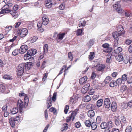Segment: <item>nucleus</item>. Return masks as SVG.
<instances>
[{"label":"nucleus","mask_w":132,"mask_h":132,"mask_svg":"<svg viewBox=\"0 0 132 132\" xmlns=\"http://www.w3.org/2000/svg\"><path fill=\"white\" fill-rule=\"evenodd\" d=\"M85 125L87 127H90L91 125V122L89 120H86L85 122Z\"/></svg>","instance_id":"46"},{"label":"nucleus","mask_w":132,"mask_h":132,"mask_svg":"<svg viewBox=\"0 0 132 132\" xmlns=\"http://www.w3.org/2000/svg\"><path fill=\"white\" fill-rule=\"evenodd\" d=\"M17 105L19 109V112L21 113L22 112L23 109L26 106V104L24 103V105L23 101L21 100H19L18 101Z\"/></svg>","instance_id":"5"},{"label":"nucleus","mask_w":132,"mask_h":132,"mask_svg":"<svg viewBox=\"0 0 132 132\" xmlns=\"http://www.w3.org/2000/svg\"><path fill=\"white\" fill-rule=\"evenodd\" d=\"M113 6L114 9L119 13L121 14L124 12V10L121 9V6L119 4H115Z\"/></svg>","instance_id":"4"},{"label":"nucleus","mask_w":132,"mask_h":132,"mask_svg":"<svg viewBox=\"0 0 132 132\" xmlns=\"http://www.w3.org/2000/svg\"><path fill=\"white\" fill-rule=\"evenodd\" d=\"M19 51L18 49H15L12 52V54L14 56L17 55Z\"/></svg>","instance_id":"49"},{"label":"nucleus","mask_w":132,"mask_h":132,"mask_svg":"<svg viewBox=\"0 0 132 132\" xmlns=\"http://www.w3.org/2000/svg\"><path fill=\"white\" fill-rule=\"evenodd\" d=\"M57 94L56 93H54L53 94L52 99L53 102H55L56 99Z\"/></svg>","instance_id":"55"},{"label":"nucleus","mask_w":132,"mask_h":132,"mask_svg":"<svg viewBox=\"0 0 132 132\" xmlns=\"http://www.w3.org/2000/svg\"><path fill=\"white\" fill-rule=\"evenodd\" d=\"M117 107L116 103L114 102H113L111 104V109L112 111L113 112H115L116 110Z\"/></svg>","instance_id":"13"},{"label":"nucleus","mask_w":132,"mask_h":132,"mask_svg":"<svg viewBox=\"0 0 132 132\" xmlns=\"http://www.w3.org/2000/svg\"><path fill=\"white\" fill-rule=\"evenodd\" d=\"M102 121L101 118V116H98L96 118V123L99 124Z\"/></svg>","instance_id":"39"},{"label":"nucleus","mask_w":132,"mask_h":132,"mask_svg":"<svg viewBox=\"0 0 132 132\" xmlns=\"http://www.w3.org/2000/svg\"><path fill=\"white\" fill-rule=\"evenodd\" d=\"M82 32V29H78L76 32V35L77 36H79L81 35Z\"/></svg>","instance_id":"40"},{"label":"nucleus","mask_w":132,"mask_h":132,"mask_svg":"<svg viewBox=\"0 0 132 132\" xmlns=\"http://www.w3.org/2000/svg\"><path fill=\"white\" fill-rule=\"evenodd\" d=\"M104 106L106 108H109L110 106V102L109 99L106 98L104 100Z\"/></svg>","instance_id":"11"},{"label":"nucleus","mask_w":132,"mask_h":132,"mask_svg":"<svg viewBox=\"0 0 132 132\" xmlns=\"http://www.w3.org/2000/svg\"><path fill=\"white\" fill-rule=\"evenodd\" d=\"M37 52V50L35 49H31L27 51V53L31 56L35 55Z\"/></svg>","instance_id":"12"},{"label":"nucleus","mask_w":132,"mask_h":132,"mask_svg":"<svg viewBox=\"0 0 132 132\" xmlns=\"http://www.w3.org/2000/svg\"><path fill=\"white\" fill-rule=\"evenodd\" d=\"M108 125V128L110 129L111 128L113 127L112 122L111 121H109L107 124Z\"/></svg>","instance_id":"41"},{"label":"nucleus","mask_w":132,"mask_h":132,"mask_svg":"<svg viewBox=\"0 0 132 132\" xmlns=\"http://www.w3.org/2000/svg\"><path fill=\"white\" fill-rule=\"evenodd\" d=\"M10 111L11 114H15L18 112V109L17 108H13L11 109Z\"/></svg>","instance_id":"15"},{"label":"nucleus","mask_w":132,"mask_h":132,"mask_svg":"<svg viewBox=\"0 0 132 132\" xmlns=\"http://www.w3.org/2000/svg\"><path fill=\"white\" fill-rule=\"evenodd\" d=\"M24 64L22 63L20 64L18 67L17 69V75L18 76H20L24 73Z\"/></svg>","instance_id":"2"},{"label":"nucleus","mask_w":132,"mask_h":132,"mask_svg":"<svg viewBox=\"0 0 132 132\" xmlns=\"http://www.w3.org/2000/svg\"><path fill=\"white\" fill-rule=\"evenodd\" d=\"M116 82L117 84L119 85L122 84L123 81L121 78H119L118 79Z\"/></svg>","instance_id":"44"},{"label":"nucleus","mask_w":132,"mask_h":132,"mask_svg":"<svg viewBox=\"0 0 132 132\" xmlns=\"http://www.w3.org/2000/svg\"><path fill=\"white\" fill-rule=\"evenodd\" d=\"M34 21H29L28 22V28L29 29H31L33 27Z\"/></svg>","instance_id":"36"},{"label":"nucleus","mask_w":132,"mask_h":132,"mask_svg":"<svg viewBox=\"0 0 132 132\" xmlns=\"http://www.w3.org/2000/svg\"><path fill=\"white\" fill-rule=\"evenodd\" d=\"M88 115L90 118L93 117L95 115L94 111L93 110L89 111L88 112Z\"/></svg>","instance_id":"24"},{"label":"nucleus","mask_w":132,"mask_h":132,"mask_svg":"<svg viewBox=\"0 0 132 132\" xmlns=\"http://www.w3.org/2000/svg\"><path fill=\"white\" fill-rule=\"evenodd\" d=\"M94 43V41L93 40H90L89 42L88 43L87 45L89 48H90L93 45Z\"/></svg>","instance_id":"38"},{"label":"nucleus","mask_w":132,"mask_h":132,"mask_svg":"<svg viewBox=\"0 0 132 132\" xmlns=\"http://www.w3.org/2000/svg\"><path fill=\"white\" fill-rule=\"evenodd\" d=\"M86 24V22L84 20H83L81 21L80 22L79 26V27L84 26Z\"/></svg>","instance_id":"47"},{"label":"nucleus","mask_w":132,"mask_h":132,"mask_svg":"<svg viewBox=\"0 0 132 132\" xmlns=\"http://www.w3.org/2000/svg\"><path fill=\"white\" fill-rule=\"evenodd\" d=\"M103 100L100 99L98 100L97 102V105L98 107L102 106V104Z\"/></svg>","instance_id":"30"},{"label":"nucleus","mask_w":132,"mask_h":132,"mask_svg":"<svg viewBox=\"0 0 132 132\" xmlns=\"http://www.w3.org/2000/svg\"><path fill=\"white\" fill-rule=\"evenodd\" d=\"M69 109V106L68 105H66L64 109V112L65 114H66L67 113Z\"/></svg>","instance_id":"62"},{"label":"nucleus","mask_w":132,"mask_h":132,"mask_svg":"<svg viewBox=\"0 0 132 132\" xmlns=\"http://www.w3.org/2000/svg\"><path fill=\"white\" fill-rule=\"evenodd\" d=\"M122 51V48L120 47H117L114 49V51L115 53H119Z\"/></svg>","instance_id":"23"},{"label":"nucleus","mask_w":132,"mask_h":132,"mask_svg":"<svg viewBox=\"0 0 132 132\" xmlns=\"http://www.w3.org/2000/svg\"><path fill=\"white\" fill-rule=\"evenodd\" d=\"M31 55L27 52L24 55V60H27L31 58Z\"/></svg>","instance_id":"26"},{"label":"nucleus","mask_w":132,"mask_h":132,"mask_svg":"<svg viewBox=\"0 0 132 132\" xmlns=\"http://www.w3.org/2000/svg\"><path fill=\"white\" fill-rule=\"evenodd\" d=\"M116 60L119 62L121 61L123 59V56L120 55H119L116 56Z\"/></svg>","instance_id":"28"},{"label":"nucleus","mask_w":132,"mask_h":132,"mask_svg":"<svg viewBox=\"0 0 132 132\" xmlns=\"http://www.w3.org/2000/svg\"><path fill=\"white\" fill-rule=\"evenodd\" d=\"M100 126L101 128L103 129L108 128V125L107 123L103 122L101 123Z\"/></svg>","instance_id":"25"},{"label":"nucleus","mask_w":132,"mask_h":132,"mask_svg":"<svg viewBox=\"0 0 132 132\" xmlns=\"http://www.w3.org/2000/svg\"><path fill=\"white\" fill-rule=\"evenodd\" d=\"M28 49L27 45H23L21 46L19 51V52L21 54H23L25 53Z\"/></svg>","instance_id":"6"},{"label":"nucleus","mask_w":132,"mask_h":132,"mask_svg":"<svg viewBox=\"0 0 132 132\" xmlns=\"http://www.w3.org/2000/svg\"><path fill=\"white\" fill-rule=\"evenodd\" d=\"M119 37H117L116 38H114L115 39L114 42V43L113 44V47L114 49L116 48L117 47L118 45V41L119 39Z\"/></svg>","instance_id":"17"},{"label":"nucleus","mask_w":132,"mask_h":132,"mask_svg":"<svg viewBox=\"0 0 132 132\" xmlns=\"http://www.w3.org/2000/svg\"><path fill=\"white\" fill-rule=\"evenodd\" d=\"M127 89L126 86L125 85H123L120 87V90L122 92L125 91Z\"/></svg>","instance_id":"45"},{"label":"nucleus","mask_w":132,"mask_h":132,"mask_svg":"<svg viewBox=\"0 0 132 132\" xmlns=\"http://www.w3.org/2000/svg\"><path fill=\"white\" fill-rule=\"evenodd\" d=\"M42 24L44 25H46L48 24L49 20L48 18L46 15L44 16L42 18Z\"/></svg>","instance_id":"9"},{"label":"nucleus","mask_w":132,"mask_h":132,"mask_svg":"<svg viewBox=\"0 0 132 132\" xmlns=\"http://www.w3.org/2000/svg\"><path fill=\"white\" fill-rule=\"evenodd\" d=\"M12 46L7 47L5 48V52L6 53H8L10 50L11 49Z\"/></svg>","instance_id":"52"},{"label":"nucleus","mask_w":132,"mask_h":132,"mask_svg":"<svg viewBox=\"0 0 132 132\" xmlns=\"http://www.w3.org/2000/svg\"><path fill=\"white\" fill-rule=\"evenodd\" d=\"M132 42V40L128 39H126L125 42V43L127 45H129Z\"/></svg>","instance_id":"48"},{"label":"nucleus","mask_w":132,"mask_h":132,"mask_svg":"<svg viewBox=\"0 0 132 132\" xmlns=\"http://www.w3.org/2000/svg\"><path fill=\"white\" fill-rule=\"evenodd\" d=\"M80 126V123L79 122H77L75 124V126L77 128H79Z\"/></svg>","instance_id":"63"},{"label":"nucleus","mask_w":132,"mask_h":132,"mask_svg":"<svg viewBox=\"0 0 132 132\" xmlns=\"http://www.w3.org/2000/svg\"><path fill=\"white\" fill-rule=\"evenodd\" d=\"M68 56L69 58L70 59H71L70 61H72L73 57L72 54L71 52H70L68 53Z\"/></svg>","instance_id":"51"},{"label":"nucleus","mask_w":132,"mask_h":132,"mask_svg":"<svg viewBox=\"0 0 132 132\" xmlns=\"http://www.w3.org/2000/svg\"><path fill=\"white\" fill-rule=\"evenodd\" d=\"M5 90V87L2 84H0V92L3 93Z\"/></svg>","instance_id":"34"},{"label":"nucleus","mask_w":132,"mask_h":132,"mask_svg":"<svg viewBox=\"0 0 132 132\" xmlns=\"http://www.w3.org/2000/svg\"><path fill=\"white\" fill-rule=\"evenodd\" d=\"M48 75V73H46L44 74L43 76V77L42 79V80L43 81H45L47 78Z\"/></svg>","instance_id":"60"},{"label":"nucleus","mask_w":132,"mask_h":132,"mask_svg":"<svg viewBox=\"0 0 132 132\" xmlns=\"http://www.w3.org/2000/svg\"><path fill=\"white\" fill-rule=\"evenodd\" d=\"M29 99L28 97L26 95L24 96V103L26 104V106H27L28 105V103Z\"/></svg>","instance_id":"43"},{"label":"nucleus","mask_w":132,"mask_h":132,"mask_svg":"<svg viewBox=\"0 0 132 132\" xmlns=\"http://www.w3.org/2000/svg\"><path fill=\"white\" fill-rule=\"evenodd\" d=\"M117 84L116 82H110V87H113L117 85Z\"/></svg>","instance_id":"57"},{"label":"nucleus","mask_w":132,"mask_h":132,"mask_svg":"<svg viewBox=\"0 0 132 132\" xmlns=\"http://www.w3.org/2000/svg\"><path fill=\"white\" fill-rule=\"evenodd\" d=\"M77 114V112L76 111L73 112L69 117H68L67 118V122H69L70 121L71 119H72V121H73L74 118L75 116Z\"/></svg>","instance_id":"7"},{"label":"nucleus","mask_w":132,"mask_h":132,"mask_svg":"<svg viewBox=\"0 0 132 132\" xmlns=\"http://www.w3.org/2000/svg\"><path fill=\"white\" fill-rule=\"evenodd\" d=\"M48 45L47 44H46L43 46L44 53H46L48 50Z\"/></svg>","instance_id":"31"},{"label":"nucleus","mask_w":132,"mask_h":132,"mask_svg":"<svg viewBox=\"0 0 132 132\" xmlns=\"http://www.w3.org/2000/svg\"><path fill=\"white\" fill-rule=\"evenodd\" d=\"M112 48L111 47H110L109 46L108 48H106L105 51L104 50V51H105L107 52H109L112 51Z\"/></svg>","instance_id":"59"},{"label":"nucleus","mask_w":132,"mask_h":132,"mask_svg":"<svg viewBox=\"0 0 132 132\" xmlns=\"http://www.w3.org/2000/svg\"><path fill=\"white\" fill-rule=\"evenodd\" d=\"M38 38V37L36 36H35L32 37L30 38V42L32 43L36 41Z\"/></svg>","instance_id":"37"},{"label":"nucleus","mask_w":132,"mask_h":132,"mask_svg":"<svg viewBox=\"0 0 132 132\" xmlns=\"http://www.w3.org/2000/svg\"><path fill=\"white\" fill-rule=\"evenodd\" d=\"M65 6V4L64 3H62L59 7L60 10H63Z\"/></svg>","instance_id":"61"},{"label":"nucleus","mask_w":132,"mask_h":132,"mask_svg":"<svg viewBox=\"0 0 132 132\" xmlns=\"http://www.w3.org/2000/svg\"><path fill=\"white\" fill-rule=\"evenodd\" d=\"M91 100V98L90 96L87 95L85 96L83 98V100L85 102H88Z\"/></svg>","instance_id":"20"},{"label":"nucleus","mask_w":132,"mask_h":132,"mask_svg":"<svg viewBox=\"0 0 132 132\" xmlns=\"http://www.w3.org/2000/svg\"><path fill=\"white\" fill-rule=\"evenodd\" d=\"M9 13L14 18H16L18 16V14L15 11H14L11 10Z\"/></svg>","instance_id":"18"},{"label":"nucleus","mask_w":132,"mask_h":132,"mask_svg":"<svg viewBox=\"0 0 132 132\" xmlns=\"http://www.w3.org/2000/svg\"><path fill=\"white\" fill-rule=\"evenodd\" d=\"M9 8L7 4L4 5L1 8V10L0 12V14L9 13L10 11L11 10L9 9Z\"/></svg>","instance_id":"3"},{"label":"nucleus","mask_w":132,"mask_h":132,"mask_svg":"<svg viewBox=\"0 0 132 132\" xmlns=\"http://www.w3.org/2000/svg\"><path fill=\"white\" fill-rule=\"evenodd\" d=\"M88 90V89L83 87L81 89V92L82 93L84 94L86 93Z\"/></svg>","instance_id":"54"},{"label":"nucleus","mask_w":132,"mask_h":132,"mask_svg":"<svg viewBox=\"0 0 132 132\" xmlns=\"http://www.w3.org/2000/svg\"><path fill=\"white\" fill-rule=\"evenodd\" d=\"M51 98L50 96H49L47 100V108L48 109L52 106Z\"/></svg>","instance_id":"16"},{"label":"nucleus","mask_w":132,"mask_h":132,"mask_svg":"<svg viewBox=\"0 0 132 132\" xmlns=\"http://www.w3.org/2000/svg\"><path fill=\"white\" fill-rule=\"evenodd\" d=\"M7 105L3 106L2 109V111L4 112L6 111L7 109Z\"/></svg>","instance_id":"64"},{"label":"nucleus","mask_w":132,"mask_h":132,"mask_svg":"<svg viewBox=\"0 0 132 132\" xmlns=\"http://www.w3.org/2000/svg\"><path fill=\"white\" fill-rule=\"evenodd\" d=\"M105 65L104 64H101L96 65L95 66L96 69L99 71H100L103 69L105 67Z\"/></svg>","instance_id":"14"},{"label":"nucleus","mask_w":132,"mask_h":132,"mask_svg":"<svg viewBox=\"0 0 132 132\" xmlns=\"http://www.w3.org/2000/svg\"><path fill=\"white\" fill-rule=\"evenodd\" d=\"M97 124L96 122H92L91 125V126L92 129L93 130H95L97 127Z\"/></svg>","instance_id":"29"},{"label":"nucleus","mask_w":132,"mask_h":132,"mask_svg":"<svg viewBox=\"0 0 132 132\" xmlns=\"http://www.w3.org/2000/svg\"><path fill=\"white\" fill-rule=\"evenodd\" d=\"M50 112H53L54 114H55L56 110L55 108L52 107L50 109Z\"/></svg>","instance_id":"58"},{"label":"nucleus","mask_w":132,"mask_h":132,"mask_svg":"<svg viewBox=\"0 0 132 132\" xmlns=\"http://www.w3.org/2000/svg\"><path fill=\"white\" fill-rule=\"evenodd\" d=\"M65 33H59L58 34V39L62 40L65 35Z\"/></svg>","instance_id":"35"},{"label":"nucleus","mask_w":132,"mask_h":132,"mask_svg":"<svg viewBox=\"0 0 132 132\" xmlns=\"http://www.w3.org/2000/svg\"><path fill=\"white\" fill-rule=\"evenodd\" d=\"M122 80L123 81H126L127 79V76L126 74L123 75L122 77Z\"/></svg>","instance_id":"56"},{"label":"nucleus","mask_w":132,"mask_h":132,"mask_svg":"<svg viewBox=\"0 0 132 132\" xmlns=\"http://www.w3.org/2000/svg\"><path fill=\"white\" fill-rule=\"evenodd\" d=\"M112 80L110 76L107 77L104 80V82L105 84L109 83Z\"/></svg>","instance_id":"33"},{"label":"nucleus","mask_w":132,"mask_h":132,"mask_svg":"<svg viewBox=\"0 0 132 132\" xmlns=\"http://www.w3.org/2000/svg\"><path fill=\"white\" fill-rule=\"evenodd\" d=\"M28 30L26 28L22 29L20 34V37L22 38L24 37L27 34Z\"/></svg>","instance_id":"8"},{"label":"nucleus","mask_w":132,"mask_h":132,"mask_svg":"<svg viewBox=\"0 0 132 132\" xmlns=\"http://www.w3.org/2000/svg\"><path fill=\"white\" fill-rule=\"evenodd\" d=\"M3 78L7 80H11L12 79L11 76L8 75H4L3 76Z\"/></svg>","instance_id":"42"},{"label":"nucleus","mask_w":132,"mask_h":132,"mask_svg":"<svg viewBox=\"0 0 132 132\" xmlns=\"http://www.w3.org/2000/svg\"><path fill=\"white\" fill-rule=\"evenodd\" d=\"M115 119V124L117 126H119L121 124V121L119 117H116Z\"/></svg>","instance_id":"19"},{"label":"nucleus","mask_w":132,"mask_h":132,"mask_svg":"<svg viewBox=\"0 0 132 132\" xmlns=\"http://www.w3.org/2000/svg\"><path fill=\"white\" fill-rule=\"evenodd\" d=\"M116 29L118 32H115L112 34V36L114 38L119 37L125 33V31L123 30L122 25L118 26L116 28Z\"/></svg>","instance_id":"1"},{"label":"nucleus","mask_w":132,"mask_h":132,"mask_svg":"<svg viewBox=\"0 0 132 132\" xmlns=\"http://www.w3.org/2000/svg\"><path fill=\"white\" fill-rule=\"evenodd\" d=\"M45 6L46 7L48 8H51L52 6V4L51 3H45Z\"/></svg>","instance_id":"53"},{"label":"nucleus","mask_w":132,"mask_h":132,"mask_svg":"<svg viewBox=\"0 0 132 132\" xmlns=\"http://www.w3.org/2000/svg\"><path fill=\"white\" fill-rule=\"evenodd\" d=\"M22 64H24V69L27 70H28L30 69L31 68H32L33 65L31 63H23Z\"/></svg>","instance_id":"10"},{"label":"nucleus","mask_w":132,"mask_h":132,"mask_svg":"<svg viewBox=\"0 0 132 132\" xmlns=\"http://www.w3.org/2000/svg\"><path fill=\"white\" fill-rule=\"evenodd\" d=\"M87 80V77L86 76H84L80 79L79 82L80 84H83L85 83Z\"/></svg>","instance_id":"21"},{"label":"nucleus","mask_w":132,"mask_h":132,"mask_svg":"<svg viewBox=\"0 0 132 132\" xmlns=\"http://www.w3.org/2000/svg\"><path fill=\"white\" fill-rule=\"evenodd\" d=\"M9 122L12 127H13L14 126L15 121L13 120L12 117L9 119Z\"/></svg>","instance_id":"22"},{"label":"nucleus","mask_w":132,"mask_h":132,"mask_svg":"<svg viewBox=\"0 0 132 132\" xmlns=\"http://www.w3.org/2000/svg\"><path fill=\"white\" fill-rule=\"evenodd\" d=\"M68 125L67 124H64L63 125V128L62 129V130H66L68 128Z\"/></svg>","instance_id":"50"},{"label":"nucleus","mask_w":132,"mask_h":132,"mask_svg":"<svg viewBox=\"0 0 132 132\" xmlns=\"http://www.w3.org/2000/svg\"><path fill=\"white\" fill-rule=\"evenodd\" d=\"M95 57V53L94 52H90V54L89 55L88 58L91 60H92Z\"/></svg>","instance_id":"32"},{"label":"nucleus","mask_w":132,"mask_h":132,"mask_svg":"<svg viewBox=\"0 0 132 132\" xmlns=\"http://www.w3.org/2000/svg\"><path fill=\"white\" fill-rule=\"evenodd\" d=\"M125 132H132V125L127 126L126 128Z\"/></svg>","instance_id":"27"}]
</instances>
